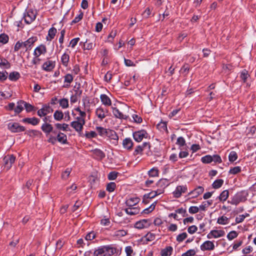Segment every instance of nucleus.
Here are the masks:
<instances>
[{
    "label": "nucleus",
    "mask_w": 256,
    "mask_h": 256,
    "mask_svg": "<svg viewBox=\"0 0 256 256\" xmlns=\"http://www.w3.org/2000/svg\"><path fill=\"white\" fill-rule=\"evenodd\" d=\"M148 134L144 130H141L134 132L132 133V136L134 140L138 142H140L144 138H148Z\"/></svg>",
    "instance_id": "obj_1"
},
{
    "label": "nucleus",
    "mask_w": 256,
    "mask_h": 256,
    "mask_svg": "<svg viewBox=\"0 0 256 256\" xmlns=\"http://www.w3.org/2000/svg\"><path fill=\"white\" fill-rule=\"evenodd\" d=\"M152 222L150 219H143L136 222L134 224V228L139 230L146 228L152 224Z\"/></svg>",
    "instance_id": "obj_2"
},
{
    "label": "nucleus",
    "mask_w": 256,
    "mask_h": 256,
    "mask_svg": "<svg viewBox=\"0 0 256 256\" xmlns=\"http://www.w3.org/2000/svg\"><path fill=\"white\" fill-rule=\"evenodd\" d=\"M3 160L5 168L8 170L12 166V164L14 162L16 157L13 154H8L4 158Z\"/></svg>",
    "instance_id": "obj_3"
},
{
    "label": "nucleus",
    "mask_w": 256,
    "mask_h": 256,
    "mask_svg": "<svg viewBox=\"0 0 256 256\" xmlns=\"http://www.w3.org/2000/svg\"><path fill=\"white\" fill-rule=\"evenodd\" d=\"M9 130L13 132H24L26 130L24 126H20L18 123H10L8 124Z\"/></svg>",
    "instance_id": "obj_4"
},
{
    "label": "nucleus",
    "mask_w": 256,
    "mask_h": 256,
    "mask_svg": "<svg viewBox=\"0 0 256 256\" xmlns=\"http://www.w3.org/2000/svg\"><path fill=\"white\" fill-rule=\"evenodd\" d=\"M52 108L49 105H44L37 112L38 115L40 117L46 116L48 114L52 112Z\"/></svg>",
    "instance_id": "obj_5"
},
{
    "label": "nucleus",
    "mask_w": 256,
    "mask_h": 256,
    "mask_svg": "<svg viewBox=\"0 0 256 256\" xmlns=\"http://www.w3.org/2000/svg\"><path fill=\"white\" fill-rule=\"evenodd\" d=\"M36 18V14L32 10H28L26 14H24L23 18L25 22L28 24H31Z\"/></svg>",
    "instance_id": "obj_6"
},
{
    "label": "nucleus",
    "mask_w": 256,
    "mask_h": 256,
    "mask_svg": "<svg viewBox=\"0 0 256 256\" xmlns=\"http://www.w3.org/2000/svg\"><path fill=\"white\" fill-rule=\"evenodd\" d=\"M38 40L36 36H32L26 41L23 42L24 48H26V52L30 50L34 44Z\"/></svg>",
    "instance_id": "obj_7"
},
{
    "label": "nucleus",
    "mask_w": 256,
    "mask_h": 256,
    "mask_svg": "<svg viewBox=\"0 0 256 256\" xmlns=\"http://www.w3.org/2000/svg\"><path fill=\"white\" fill-rule=\"evenodd\" d=\"M225 232L222 230H212L207 235V238L209 239L212 238H218L223 236Z\"/></svg>",
    "instance_id": "obj_8"
},
{
    "label": "nucleus",
    "mask_w": 256,
    "mask_h": 256,
    "mask_svg": "<svg viewBox=\"0 0 256 256\" xmlns=\"http://www.w3.org/2000/svg\"><path fill=\"white\" fill-rule=\"evenodd\" d=\"M187 187L186 186H177L175 190L173 192L174 196L176 198H178L180 197L182 193H185Z\"/></svg>",
    "instance_id": "obj_9"
},
{
    "label": "nucleus",
    "mask_w": 256,
    "mask_h": 256,
    "mask_svg": "<svg viewBox=\"0 0 256 256\" xmlns=\"http://www.w3.org/2000/svg\"><path fill=\"white\" fill-rule=\"evenodd\" d=\"M200 248L202 251L212 250L214 248V244L212 242L206 240L200 245Z\"/></svg>",
    "instance_id": "obj_10"
},
{
    "label": "nucleus",
    "mask_w": 256,
    "mask_h": 256,
    "mask_svg": "<svg viewBox=\"0 0 256 256\" xmlns=\"http://www.w3.org/2000/svg\"><path fill=\"white\" fill-rule=\"evenodd\" d=\"M85 124V120H82V122L73 121L70 123V126L73 128L78 132H82L83 126Z\"/></svg>",
    "instance_id": "obj_11"
},
{
    "label": "nucleus",
    "mask_w": 256,
    "mask_h": 256,
    "mask_svg": "<svg viewBox=\"0 0 256 256\" xmlns=\"http://www.w3.org/2000/svg\"><path fill=\"white\" fill-rule=\"evenodd\" d=\"M46 52V48L45 45L40 44L37 46L34 52L35 56L39 57L41 54H44Z\"/></svg>",
    "instance_id": "obj_12"
},
{
    "label": "nucleus",
    "mask_w": 256,
    "mask_h": 256,
    "mask_svg": "<svg viewBox=\"0 0 256 256\" xmlns=\"http://www.w3.org/2000/svg\"><path fill=\"white\" fill-rule=\"evenodd\" d=\"M122 144L124 149L130 151L132 149L134 142L130 138H126L123 140Z\"/></svg>",
    "instance_id": "obj_13"
},
{
    "label": "nucleus",
    "mask_w": 256,
    "mask_h": 256,
    "mask_svg": "<svg viewBox=\"0 0 256 256\" xmlns=\"http://www.w3.org/2000/svg\"><path fill=\"white\" fill-rule=\"evenodd\" d=\"M204 191V188L201 186H198L194 190L188 193V196H192V198L198 197L202 194Z\"/></svg>",
    "instance_id": "obj_14"
},
{
    "label": "nucleus",
    "mask_w": 256,
    "mask_h": 256,
    "mask_svg": "<svg viewBox=\"0 0 256 256\" xmlns=\"http://www.w3.org/2000/svg\"><path fill=\"white\" fill-rule=\"evenodd\" d=\"M55 66V62L52 60H48L44 63L42 68L46 71H51Z\"/></svg>",
    "instance_id": "obj_15"
},
{
    "label": "nucleus",
    "mask_w": 256,
    "mask_h": 256,
    "mask_svg": "<svg viewBox=\"0 0 256 256\" xmlns=\"http://www.w3.org/2000/svg\"><path fill=\"white\" fill-rule=\"evenodd\" d=\"M24 123H28L33 126H36L40 122V120L36 118H26L22 120Z\"/></svg>",
    "instance_id": "obj_16"
},
{
    "label": "nucleus",
    "mask_w": 256,
    "mask_h": 256,
    "mask_svg": "<svg viewBox=\"0 0 256 256\" xmlns=\"http://www.w3.org/2000/svg\"><path fill=\"white\" fill-rule=\"evenodd\" d=\"M100 99L102 104L105 106H108L112 105L111 100L106 94H100Z\"/></svg>",
    "instance_id": "obj_17"
},
{
    "label": "nucleus",
    "mask_w": 256,
    "mask_h": 256,
    "mask_svg": "<svg viewBox=\"0 0 256 256\" xmlns=\"http://www.w3.org/2000/svg\"><path fill=\"white\" fill-rule=\"evenodd\" d=\"M129 215L133 216L138 214L140 212V209L138 207H128L124 210Z\"/></svg>",
    "instance_id": "obj_18"
},
{
    "label": "nucleus",
    "mask_w": 256,
    "mask_h": 256,
    "mask_svg": "<svg viewBox=\"0 0 256 256\" xmlns=\"http://www.w3.org/2000/svg\"><path fill=\"white\" fill-rule=\"evenodd\" d=\"M112 113L114 116L120 119L126 120L128 116L124 115L116 108L112 107Z\"/></svg>",
    "instance_id": "obj_19"
},
{
    "label": "nucleus",
    "mask_w": 256,
    "mask_h": 256,
    "mask_svg": "<svg viewBox=\"0 0 256 256\" xmlns=\"http://www.w3.org/2000/svg\"><path fill=\"white\" fill-rule=\"evenodd\" d=\"M41 129L46 134H48L52 132L54 128L52 124L48 123H44L41 126Z\"/></svg>",
    "instance_id": "obj_20"
},
{
    "label": "nucleus",
    "mask_w": 256,
    "mask_h": 256,
    "mask_svg": "<svg viewBox=\"0 0 256 256\" xmlns=\"http://www.w3.org/2000/svg\"><path fill=\"white\" fill-rule=\"evenodd\" d=\"M96 114L100 120H102L106 116V114H105L104 108L102 106H100L96 109Z\"/></svg>",
    "instance_id": "obj_21"
},
{
    "label": "nucleus",
    "mask_w": 256,
    "mask_h": 256,
    "mask_svg": "<svg viewBox=\"0 0 256 256\" xmlns=\"http://www.w3.org/2000/svg\"><path fill=\"white\" fill-rule=\"evenodd\" d=\"M94 158L96 159L102 160L105 157L104 153L100 150L96 148L92 150Z\"/></svg>",
    "instance_id": "obj_22"
},
{
    "label": "nucleus",
    "mask_w": 256,
    "mask_h": 256,
    "mask_svg": "<svg viewBox=\"0 0 256 256\" xmlns=\"http://www.w3.org/2000/svg\"><path fill=\"white\" fill-rule=\"evenodd\" d=\"M139 200L138 198H130L126 200V204L128 207L134 206L138 203Z\"/></svg>",
    "instance_id": "obj_23"
},
{
    "label": "nucleus",
    "mask_w": 256,
    "mask_h": 256,
    "mask_svg": "<svg viewBox=\"0 0 256 256\" xmlns=\"http://www.w3.org/2000/svg\"><path fill=\"white\" fill-rule=\"evenodd\" d=\"M164 192V190H154L150 192L148 194H144V197L146 198H148V199H151L154 198L155 196H157L158 194H160Z\"/></svg>",
    "instance_id": "obj_24"
},
{
    "label": "nucleus",
    "mask_w": 256,
    "mask_h": 256,
    "mask_svg": "<svg viewBox=\"0 0 256 256\" xmlns=\"http://www.w3.org/2000/svg\"><path fill=\"white\" fill-rule=\"evenodd\" d=\"M169 184L168 180L166 178H162L160 180L156 183V186L160 187V190H162L164 191V188L168 186Z\"/></svg>",
    "instance_id": "obj_25"
},
{
    "label": "nucleus",
    "mask_w": 256,
    "mask_h": 256,
    "mask_svg": "<svg viewBox=\"0 0 256 256\" xmlns=\"http://www.w3.org/2000/svg\"><path fill=\"white\" fill-rule=\"evenodd\" d=\"M74 80L73 76L70 74H68L64 76V82L66 83V84L63 86L64 88H68L70 84Z\"/></svg>",
    "instance_id": "obj_26"
},
{
    "label": "nucleus",
    "mask_w": 256,
    "mask_h": 256,
    "mask_svg": "<svg viewBox=\"0 0 256 256\" xmlns=\"http://www.w3.org/2000/svg\"><path fill=\"white\" fill-rule=\"evenodd\" d=\"M106 136L111 140H116L118 142V136L116 132L112 130L108 129Z\"/></svg>",
    "instance_id": "obj_27"
},
{
    "label": "nucleus",
    "mask_w": 256,
    "mask_h": 256,
    "mask_svg": "<svg viewBox=\"0 0 256 256\" xmlns=\"http://www.w3.org/2000/svg\"><path fill=\"white\" fill-rule=\"evenodd\" d=\"M56 32L57 30L55 28L52 27L50 28L48 31V36L46 38V40L48 41H51L52 39L54 38Z\"/></svg>",
    "instance_id": "obj_28"
},
{
    "label": "nucleus",
    "mask_w": 256,
    "mask_h": 256,
    "mask_svg": "<svg viewBox=\"0 0 256 256\" xmlns=\"http://www.w3.org/2000/svg\"><path fill=\"white\" fill-rule=\"evenodd\" d=\"M242 201V196L240 194H236L231 200L230 202H228L230 204L236 206L238 205L240 202Z\"/></svg>",
    "instance_id": "obj_29"
},
{
    "label": "nucleus",
    "mask_w": 256,
    "mask_h": 256,
    "mask_svg": "<svg viewBox=\"0 0 256 256\" xmlns=\"http://www.w3.org/2000/svg\"><path fill=\"white\" fill-rule=\"evenodd\" d=\"M156 238V234L150 232H148L142 238V240L144 242H152Z\"/></svg>",
    "instance_id": "obj_30"
},
{
    "label": "nucleus",
    "mask_w": 256,
    "mask_h": 256,
    "mask_svg": "<svg viewBox=\"0 0 256 256\" xmlns=\"http://www.w3.org/2000/svg\"><path fill=\"white\" fill-rule=\"evenodd\" d=\"M24 103V102L23 100H20L18 102L17 106L14 109V111L16 114H18L23 110Z\"/></svg>",
    "instance_id": "obj_31"
},
{
    "label": "nucleus",
    "mask_w": 256,
    "mask_h": 256,
    "mask_svg": "<svg viewBox=\"0 0 256 256\" xmlns=\"http://www.w3.org/2000/svg\"><path fill=\"white\" fill-rule=\"evenodd\" d=\"M104 250L106 256L113 255L116 252V248L111 246H104Z\"/></svg>",
    "instance_id": "obj_32"
},
{
    "label": "nucleus",
    "mask_w": 256,
    "mask_h": 256,
    "mask_svg": "<svg viewBox=\"0 0 256 256\" xmlns=\"http://www.w3.org/2000/svg\"><path fill=\"white\" fill-rule=\"evenodd\" d=\"M60 60L62 64L64 66L67 67L70 60V56L66 53H64L62 56Z\"/></svg>",
    "instance_id": "obj_33"
},
{
    "label": "nucleus",
    "mask_w": 256,
    "mask_h": 256,
    "mask_svg": "<svg viewBox=\"0 0 256 256\" xmlns=\"http://www.w3.org/2000/svg\"><path fill=\"white\" fill-rule=\"evenodd\" d=\"M56 128L59 130L64 131H70V130L68 126V124L64 123L62 124L57 123L55 124Z\"/></svg>",
    "instance_id": "obj_34"
},
{
    "label": "nucleus",
    "mask_w": 256,
    "mask_h": 256,
    "mask_svg": "<svg viewBox=\"0 0 256 256\" xmlns=\"http://www.w3.org/2000/svg\"><path fill=\"white\" fill-rule=\"evenodd\" d=\"M20 74L18 72H12L8 76V78L11 81H16L20 78Z\"/></svg>",
    "instance_id": "obj_35"
},
{
    "label": "nucleus",
    "mask_w": 256,
    "mask_h": 256,
    "mask_svg": "<svg viewBox=\"0 0 256 256\" xmlns=\"http://www.w3.org/2000/svg\"><path fill=\"white\" fill-rule=\"evenodd\" d=\"M64 114L62 111L56 110L54 114V118L57 121H60L64 118Z\"/></svg>",
    "instance_id": "obj_36"
},
{
    "label": "nucleus",
    "mask_w": 256,
    "mask_h": 256,
    "mask_svg": "<svg viewBox=\"0 0 256 256\" xmlns=\"http://www.w3.org/2000/svg\"><path fill=\"white\" fill-rule=\"evenodd\" d=\"M57 140L60 142L62 144H66L67 142L66 136L62 132H60L58 134Z\"/></svg>",
    "instance_id": "obj_37"
},
{
    "label": "nucleus",
    "mask_w": 256,
    "mask_h": 256,
    "mask_svg": "<svg viewBox=\"0 0 256 256\" xmlns=\"http://www.w3.org/2000/svg\"><path fill=\"white\" fill-rule=\"evenodd\" d=\"M60 106L63 109H66L68 108L69 104L68 100L66 98H62L58 101Z\"/></svg>",
    "instance_id": "obj_38"
},
{
    "label": "nucleus",
    "mask_w": 256,
    "mask_h": 256,
    "mask_svg": "<svg viewBox=\"0 0 256 256\" xmlns=\"http://www.w3.org/2000/svg\"><path fill=\"white\" fill-rule=\"evenodd\" d=\"M172 248L170 246H167L164 249L162 250L161 252L162 256H168L172 254Z\"/></svg>",
    "instance_id": "obj_39"
},
{
    "label": "nucleus",
    "mask_w": 256,
    "mask_h": 256,
    "mask_svg": "<svg viewBox=\"0 0 256 256\" xmlns=\"http://www.w3.org/2000/svg\"><path fill=\"white\" fill-rule=\"evenodd\" d=\"M9 38L8 36L5 34H0V46L6 44L8 42Z\"/></svg>",
    "instance_id": "obj_40"
},
{
    "label": "nucleus",
    "mask_w": 256,
    "mask_h": 256,
    "mask_svg": "<svg viewBox=\"0 0 256 256\" xmlns=\"http://www.w3.org/2000/svg\"><path fill=\"white\" fill-rule=\"evenodd\" d=\"M228 190H224L222 191L218 196V198L220 201H226L228 197Z\"/></svg>",
    "instance_id": "obj_41"
},
{
    "label": "nucleus",
    "mask_w": 256,
    "mask_h": 256,
    "mask_svg": "<svg viewBox=\"0 0 256 256\" xmlns=\"http://www.w3.org/2000/svg\"><path fill=\"white\" fill-rule=\"evenodd\" d=\"M224 180L222 179H218L214 181L212 184V188L217 189L220 188L224 184Z\"/></svg>",
    "instance_id": "obj_42"
},
{
    "label": "nucleus",
    "mask_w": 256,
    "mask_h": 256,
    "mask_svg": "<svg viewBox=\"0 0 256 256\" xmlns=\"http://www.w3.org/2000/svg\"><path fill=\"white\" fill-rule=\"evenodd\" d=\"M240 78L244 82H246L248 78L250 76L248 70H243L240 73Z\"/></svg>",
    "instance_id": "obj_43"
},
{
    "label": "nucleus",
    "mask_w": 256,
    "mask_h": 256,
    "mask_svg": "<svg viewBox=\"0 0 256 256\" xmlns=\"http://www.w3.org/2000/svg\"><path fill=\"white\" fill-rule=\"evenodd\" d=\"M96 129L100 136H106L108 129L105 128L102 126H96Z\"/></svg>",
    "instance_id": "obj_44"
},
{
    "label": "nucleus",
    "mask_w": 256,
    "mask_h": 256,
    "mask_svg": "<svg viewBox=\"0 0 256 256\" xmlns=\"http://www.w3.org/2000/svg\"><path fill=\"white\" fill-rule=\"evenodd\" d=\"M94 256H106L104 246L94 250Z\"/></svg>",
    "instance_id": "obj_45"
},
{
    "label": "nucleus",
    "mask_w": 256,
    "mask_h": 256,
    "mask_svg": "<svg viewBox=\"0 0 256 256\" xmlns=\"http://www.w3.org/2000/svg\"><path fill=\"white\" fill-rule=\"evenodd\" d=\"M116 188V184L114 182H110L107 184L106 190L109 192H114Z\"/></svg>",
    "instance_id": "obj_46"
},
{
    "label": "nucleus",
    "mask_w": 256,
    "mask_h": 256,
    "mask_svg": "<svg viewBox=\"0 0 256 256\" xmlns=\"http://www.w3.org/2000/svg\"><path fill=\"white\" fill-rule=\"evenodd\" d=\"M228 218L224 216H222L218 218L217 223L220 224H226L228 223Z\"/></svg>",
    "instance_id": "obj_47"
},
{
    "label": "nucleus",
    "mask_w": 256,
    "mask_h": 256,
    "mask_svg": "<svg viewBox=\"0 0 256 256\" xmlns=\"http://www.w3.org/2000/svg\"><path fill=\"white\" fill-rule=\"evenodd\" d=\"M0 66H4L6 68L10 67V64L7 60L0 56Z\"/></svg>",
    "instance_id": "obj_48"
},
{
    "label": "nucleus",
    "mask_w": 256,
    "mask_h": 256,
    "mask_svg": "<svg viewBox=\"0 0 256 256\" xmlns=\"http://www.w3.org/2000/svg\"><path fill=\"white\" fill-rule=\"evenodd\" d=\"M156 202H155L152 204L148 208H145L142 212V214H148L154 210L156 207Z\"/></svg>",
    "instance_id": "obj_49"
},
{
    "label": "nucleus",
    "mask_w": 256,
    "mask_h": 256,
    "mask_svg": "<svg viewBox=\"0 0 256 256\" xmlns=\"http://www.w3.org/2000/svg\"><path fill=\"white\" fill-rule=\"evenodd\" d=\"M148 174L150 176L156 177L158 176V168H153L148 172Z\"/></svg>",
    "instance_id": "obj_50"
},
{
    "label": "nucleus",
    "mask_w": 256,
    "mask_h": 256,
    "mask_svg": "<svg viewBox=\"0 0 256 256\" xmlns=\"http://www.w3.org/2000/svg\"><path fill=\"white\" fill-rule=\"evenodd\" d=\"M201 161L204 164H210L212 162V156L206 155L202 158Z\"/></svg>",
    "instance_id": "obj_51"
},
{
    "label": "nucleus",
    "mask_w": 256,
    "mask_h": 256,
    "mask_svg": "<svg viewBox=\"0 0 256 256\" xmlns=\"http://www.w3.org/2000/svg\"><path fill=\"white\" fill-rule=\"evenodd\" d=\"M238 158V155L236 152L232 151L228 155V160L230 162H234Z\"/></svg>",
    "instance_id": "obj_52"
},
{
    "label": "nucleus",
    "mask_w": 256,
    "mask_h": 256,
    "mask_svg": "<svg viewBox=\"0 0 256 256\" xmlns=\"http://www.w3.org/2000/svg\"><path fill=\"white\" fill-rule=\"evenodd\" d=\"M241 172V168L239 166H235L230 168L228 172L230 174H236Z\"/></svg>",
    "instance_id": "obj_53"
},
{
    "label": "nucleus",
    "mask_w": 256,
    "mask_h": 256,
    "mask_svg": "<svg viewBox=\"0 0 256 256\" xmlns=\"http://www.w3.org/2000/svg\"><path fill=\"white\" fill-rule=\"evenodd\" d=\"M212 204V200H208L204 202L200 206V209L204 211L206 208L208 206H210Z\"/></svg>",
    "instance_id": "obj_54"
},
{
    "label": "nucleus",
    "mask_w": 256,
    "mask_h": 256,
    "mask_svg": "<svg viewBox=\"0 0 256 256\" xmlns=\"http://www.w3.org/2000/svg\"><path fill=\"white\" fill-rule=\"evenodd\" d=\"M187 234L184 232L178 235L176 240L178 242H182L184 240H185L187 238Z\"/></svg>",
    "instance_id": "obj_55"
},
{
    "label": "nucleus",
    "mask_w": 256,
    "mask_h": 256,
    "mask_svg": "<svg viewBox=\"0 0 256 256\" xmlns=\"http://www.w3.org/2000/svg\"><path fill=\"white\" fill-rule=\"evenodd\" d=\"M238 236V232L235 230H232L228 234H227V238L228 240H232L234 239V238H236Z\"/></svg>",
    "instance_id": "obj_56"
},
{
    "label": "nucleus",
    "mask_w": 256,
    "mask_h": 256,
    "mask_svg": "<svg viewBox=\"0 0 256 256\" xmlns=\"http://www.w3.org/2000/svg\"><path fill=\"white\" fill-rule=\"evenodd\" d=\"M175 212L176 214H182V216L183 217H186L188 216L186 210L183 208H182L176 209V210H175Z\"/></svg>",
    "instance_id": "obj_57"
},
{
    "label": "nucleus",
    "mask_w": 256,
    "mask_h": 256,
    "mask_svg": "<svg viewBox=\"0 0 256 256\" xmlns=\"http://www.w3.org/2000/svg\"><path fill=\"white\" fill-rule=\"evenodd\" d=\"M24 106L26 108V111L28 112H31L32 111L34 110L35 109V108L34 107V106H32V104H30L26 102H24Z\"/></svg>",
    "instance_id": "obj_58"
},
{
    "label": "nucleus",
    "mask_w": 256,
    "mask_h": 256,
    "mask_svg": "<svg viewBox=\"0 0 256 256\" xmlns=\"http://www.w3.org/2000/svg\"><path fill=\"white\" fill-rule=\"evenodd\" d=\"M176 144H178L180 146H183L186 144L184 138L182 136H180L178 138Z\"/></svg>",
    "instance_id": "obj_59"
},
{
    "label": "nucleus",
    "mask_w": 256,
    "mask_h": 256,
    "mask_svg": "<svg viewBox=\"0 0 256 256\" xmlns=\"http://www.w3.org/2000/svg\"><path fill=\"white\" fill-rule=\"evenodd\" d=\"M71 172V168H67L64 172L62 174V178L64 180H66L68 177Z\"/></svg>",
    "instance_id": "obj_60"
},
{
    "label": "nucleus",
    "mask_w": 256,
    "mask_h": 256,
    "mask_svg": "<svg viewBox=\"0 0 256 256\" xmlns=\"http://www.w3.org/2000/svg\"><path fill=\"white\" fill-rule=\"evenodd\" d=\"M143 150H144L142 149V147L140 146V145H138L136 147L135 150L133 154L134 156H137L138 154L142 155V154Z\"/></svg>",
    "instance_id": "obj_61"
},
{
    "label": "nucleus",
    "mask_w": 256,
    "mask_h": 256,
    "mask_svg": "<svg viewBox=\"0 0 256 256\" xmlns=\"http://www.w3.org/2000/svg\"><path fill=\"white\" fill-rule=\"evenodd\" d=\"M96 238V234L94 231H92L89 233H88L86 237L85 238L86 240H91L94 239Z\"/></svg>",
    "instance_id": "obj_62"
},
{
    "label": "nucleus",
    "mask_w": 256,
    "mask_h": 256,
    "mask_svg": "<svg viewBox=\"0 0 256 256\" xmlns=\"http://www.w3.org/2000/svg\"><path fill=\"white\" fill-rule=\"evenodd\" d=\"M118 172H112L108 174V178L109 180H114L116 178Z\"/></svg>",
    "instance_id": "obj_63"
},
{
    "label": "nucleus",
    "mask_w": 256,
    "mask_h": 256,
    "mask_svg": "<svg viewBox=\"0 0 256 256\" xmlns=\"http://www.w3.org/2000/svg\"><path fill=\"white\" fill-rule=\"evenodd\" d=\"M196 252L194 249H190L182 254V256H194L196 254Z\"/></svg>",
    "instance_id": "obj_64"
}]
</instances>
